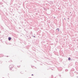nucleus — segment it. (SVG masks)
I'll return each instance as SVG.
<instances>
[{"mask_svg":"<svg viewBox=\"0 0 78 78\" xmlns=\"http://www.w3.org/2000/svg\"><path fill=\"white\" fill-rule=\"evenodd\" d=\"M13 65H10L9 66V68H10V69L11 71H14V69H13Z\"/></svg>","mask_w":78,"mask_h":78,"instance_id":"nucleus-1","label":"nucleus"},{"mask_svg":"<svg viewBox=\"0 0 78 78\" xmlns=\"http://www.w3.org/2000/svg\"><path fill=\"white\" fill-rule=\"evenodd\" d=\"M56 30H57V31L58 32H59V29L58 28L56 29Z\"/></svg>","mask_w":78,"mask_h":78,"instance_id":"nucleus-2","label":"nucleus"},{"mask_svg":"<svg viewBox=\"0 0 78 78\" xmlns=\"http://www.w3.org/2000/svg\"><path fill=\"white\" fill-rule=\"evenodd\" d=\"M70 59H71V58H70L69 57V58H68L69 61H70Z\"/></svg>","mask_w":78,"mask_h":78,"instance_id":"nucleus-3","label":"nucleus"},{"mask_svg":"<svg viewBox=\"0 0 78 78\" xmlns=\"http://www.w3.org/2000/svg\"><path fill=\"white\" fill-rule=\"evenodd\" d=\"M8 39H11V37H9Z\"/></svg>","mask_w":78,"mask_h":78,"instance_id":"nucleus-4","label":"nucleus"},{"mask_svg":"<svg viewBox=\"0 0 78 78\" xmlns=\"http://www.w3.org/2000/svg\"><path fill=\"white\" fill-rule=\"evenodd\" d=\"M59 76H61V75L60 74H59Z\"/></svg>","mask_w":78,"mask_h":78,"instance_id":"nucleus-5","label":"nucleus"},{"mask_svg":"<svg viewBox=\"0 0 78 78\" xmlns=\"http://www.w3.org/2000/svg\"><path fill=\"white\" fill-rule=\"evenodd\" d=\"M20 66H18V67H20Z\"/></svg>","mask_w":78,"mask_h":78,"instance_id":"nucleus-6","label":"nucleus"},{"mask_svg":"<svg viewBox=\"0 0 78 78\" xmlns=\"http://www.w3.org/2000/svg\"><path fill=\"white\" fill-rule=\"evenodd\" d=\"M8 40H9V41H11V39H9Z\"/></svg>","mask_w":78,"mask_h":78,"instance_id":"nucleus-7","label":"nucleus"},{"mask_svg":"<svg viewBox=\"0 0 78 78\" xmlns=\"http://www.w3.org/2000/svg\"><path fill=\"white\" fill-rule=\"evenodd\" d=\"M75 41V39H74V40H73V41Z\"/></svg>","mask_w":78,"mask_h":78,"instance_id":"nucleus-8","label":"nucleus"},{"mask_svg":"<svg viewBox=\"0 0 78 78\" xmlns=\"http://www.w3.org/2000/svg\"><path fill=\"white\" fill-rule=\"evenodd\" d=\"M32 76H33V74H32Z\"/></svg>","mask_w":78,"mask_h":78,"instance_id":"nucleus-9","label":"nucleus"},{"mask_svg":"<svg viewBox=\"0 0 78 78\" xmlns=\"http://www.w3.org/2000/svg\"><path fill=\"white\" fill-rule=\"evenodd\" d=\"M66 70V71H68V70L67 69Z\"/></svg>","mask_w":78,"mask_h":78,"instance_id":"nucleus-10","label":"nucleus"},{"mask_svg":"<svg viewBox=\"0 0 78 78\" xmlns=\"http://www.w3.org/2000/svg\"><path fill=\"white\" fill-rule=\"evenodd\" d=\"M2 41V40H0L1 41Z\"/></svg>","mask_w":78,"mask_h":78,"instance_id":"nucleus-11","label":"nucleus"},{"mask_svg":"<svg viewBox=\"0 0 78 78\" xmlns=\"http://www.w3.org/2000/svg\"><path fill=\"white\" fill-rule=\"evenodd\" d=\"M77 78H78V76H77Z\"/></svg>","mask_w":78,"mask_h":78,"instance_id":"nucleus-12","label":"nucleus"},{"mask_svg":"<svg viewBox=\"0 0 78 78\" xmlns=\"http://www.w3.org/2000/svg\"><path fill=\"white\" fill-rule=\"evenodd\" d=\"M64 19L65 20L66 19H65V18H64Z\"/></svg>","mask_w":78,"mask_h":78,"instance_id":"nucleus-13","label":"nucleus"},{"mask_svg":"<svg viewBox=\"0 0 78 78\" xmlns=\"http://www.w3.org/2000/svg\"><path fill=\"white\" fill-rule=\"evenodd\" d=\"M34 37H35V36H34Z\"/></svg>","mask_w":78,"mask_h":78,"instance_id":"nucleus-14","label":"nucleus"},{"mask_svg":"<svg viewBox=\"0 0 78 78\" xmlns=\"http://www.w3.org/2000/svg\"><path fill=\"white\" fill-rule=\"evenodd\" d=\"M7 57H8V56H7Z\"/></svg>","mask_w":78,"mask_h":78,"instance_id":"nucleus-15","label":"nucleus"},{"mask_svg":"<svg viewBox=\"0 0 78 78\" xmlns=\"http://www.w3.org/2000/svg\"><path fill=\"white\" fill-rule=\"evenodd\" d=\"M68 19H69V18H68Z\"/></svg>","mask_w":78,"mask_h":78,"instance_id":"nucleus-16","label":"nucleus"},{"mask_svg":"<svg viewBox=\"0 0 78 78\" xmlns=\"http://www.w3.org/2000/svg\"><path fill=\"white\" fill-rule=\"evenodd\" d=\"M70 13H71V12H70Z\"/></svg>","mask_w":78,"mask_h":78,"instance_id":"nucleus-17","label":"nucleus"},{"mask_svg":"<svg viewBox=\"0 0 78 78\" xmlns=\"http://www.w3.org/2000/svg\"><path fill=\"white\" fill-rule=\"evenodd\" d=\"M54 18H55V17H54Z\"/></svg>","mask_w":78,"mask_h":78,"instance_id":"nucleus-18","label":"nucleus"}]
</instances>
